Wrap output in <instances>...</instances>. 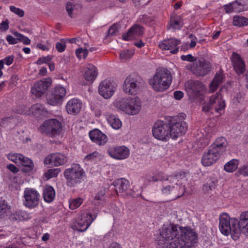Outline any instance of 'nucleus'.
Wrapping results in <instances>:
<instances>
[{"instance_id":"34","label":"nucleus","mask_w":248,"mask_h":248,"mask_svg":"<svg viewBox=\"0 0 248 248\" xmlns=\"http://www.w3.org/2000/svg\"><path fill=\"white\" fill-rule=\"evenodd\" d=\"M12 214L11 206L5 200L0 201V218L6 219Z\"/></svg>"},{"instance_id":"64","label":"nucleus","mask_w":248,"mask_h":248,"mask_svg":"<svg viewBox=\"0 0 248 248\" xmlns=\"http://www.w3.org/2000/svg\"><path fill=\"white\" fill-rule=\"evenodd\" d=\"M173 95L175 99L179 100L183 97L184 93L181 91H177L174 92Z\"/></svg>"},{"instance_id":"22","label":"nucleus","mask_w":248,"mask_h":248,"mask_svg":"<svg viewBox=\"0 0 248 248\" xmlns=\"http://www.w3.org/2000/svg\"><path fill=\"white\" fill-rule=\"evenodd\" d=\"M123 88L124 92L126 93L136 94L139 88L137 76L135 75L127 76L124 81Z\"/></svg>"},{"instance_id":"39","label":"nucleus","mask_w":248,"mask_h":248,"mask_svg":"<svg viewBox=\"0 0 248 248\" xmlns=\"http://www.w3.org/2000/svg\"><path fill=\"white\" fill-rule=\"evenodd\" d=\"M232 24L239 28L248 25V18L240 16H235L233 18Z\"/></svg>"},{"instance_id":"58","label":"nucleus","mask_w":248,"mask_h":248,"mask_svg":"<svg viewBox=\"0 0 248 248\" xmlns=\"http://www.w3.org/2000/svg\"><path fill=\"white\" fill-rule=\"evenodd\" d=\"M181 59L184 61H187L189 62H192L196 60V59L191 54L182 55L181 56Z\"/></svg>"},{"instance_id":"51","label":"nucleus","mask_w":248,"mask_h":248,"mask_svg":"<svg viewBox=\"0 0 248 248\" xmlns=\"http://www.w3.org/2000/svg\"><path fill=\"white\" fill-rule=\"evenodd\" d=\"M76 7V5L74 4L72 2H67L66 9L68 13L69 16L71 17H73V11L74 10Z\"/></svg>"},{"instance_id":"47","label":"nucleus","mask_w":248,"mask_h":248,"mask_svg":"<svg viewBox=\"0 0 248 248\" xmlns=\"http://www.w3.org/2000/svg\"><path fill=\"white\" fill-rule=\"evenodd\" d=\"M10 10L11 12L18 16L19 17H23L24 16V12L21 9L14 6H10Z\"/></svg>"},{"instance_id":"56","label":"nucleus","mask_w":248,"mask_h":248,"mask_svg":"<svg viewBox=\"0 0 248 248\" xmlns=\"http://www.w3.org/2000/svg\"><path fill=\"white\" fill-rule=\"evenodd\" d=\"M51 60V58L48 56L45 57H42L39 58L36 62V63L38 64H42L43 63H47Z\"/></svg>"},{"instance_id":"5","label":"nucleus","mask_w":248,"mask_h":248,"mask_svg":"<svg viewBox=\"0 0 248 248\" xmlns=\"http://www.w3.org/2000/svg\"><path fill=\"white\" fill-rule=\"evenodd\" d=\"M232 219L228 214H221L219 217V229L223 235L231 234L232 238L236 240L239 237V230L236 226L232 225Z\"/></svg>"},{"instance_id":"61","label":"nucleus","mask_w":248,"mask_h":248,"mask_svg":"<svg viewBox=\"0 0 248 248\" xmlns=\"http://www.w3.org/2000/svg\"><path fill=\"white\" fill-rule=\"evenodd\" d=\"M13 118L12 117H8L2 118L0 122V126L4 127L6 126L8 123L10 122V120Z\"/></svg>"},{"instance_id":"9","label":"nucleus","mask_w":248,"mask_h":248,"mask_svg":"<svg viewBox=\"0 0 248 248\" xmlns=\"http://www.w3.org/2000/svg\"><path fill=\"white\" fill-rule=\"evenodd\" d=\"M184 172H180L172 174L167 177L166 179V186L162 188V192L165 195L170 194L174 191L177 190L180 186L178 182L179 180L185 177Z\"/></svg>"},{"instance_id":"35","label":"nucleus","mask_w":248,"mask_h":248,"mask_svg":"<svg viewBox=\"0 0 248 248\" xmlns=\"http://www.w3.org/2000/svg\"><path fill=\"white\" fill-rule=\"evenodd\" d=\"M43 195L45 202H51L55 199V191L52 186L47 185L43 190Z\"/></svg>"},{"instance_id":"57","label":"nucleus","mask_w":248,"mask_h":248,"mask_svg":"<svg viewBox=\"0 0 248 248\" xmlns=\"http://www.w3.org/2000/svg\"><path fill=\"white\" fill-rule=\"evenodd\" d=\"M216 187V183L213 181L208 182L206 185H204L203 189L205 190H211Z\"/></svg>"},{"instance_id":"14","label":"nucleus","mask_w":248,"mask_h":248,"mask_svg":"<svg viewBox=\"0 0 248 248\" xmlns=\"http://www.w3.org/2000/svg\"><path fill=\"white\" fill-rule=\"evenodd\" d=\"M51 84L52 80L50 78H44L34 83L31 92L36 97H41L46 93Z\"/></svg>"},{"instance_id":"31","label":"nucleus","mask_w":248,"mask_h":248,"mask_svg":"<svg viewBox=\"0 0 248 248\" xmlns=\"http://www.w3.org/2000/svg\"><path fill=\"white\" fill-rule=\"evenodd\" d=\"M104 115L108 124L113 129H119L121 127L122 122L117 115L108 112H106Z\"/></svg>"},{"instance_id":"18","label":"nucleus","mask_w":248,"mask_h":248,"mask_svg":"<svg viewBox=\"0 0 248 248\" xmlns=\"http://www.w3.org/2000/svg\"><path fill=\"white\" fill-rule=\"evenodd\" d=\"M113 185L115 187L118 195L124 198H127L131 196V192L128 189L130 184L127 180L124 178H119L115 180Z\"/></svg>"},{"instance_id":"63","label":"nucleus","mask_w":248,"mask_h":248,"mask_svg":"<svg viewBox=\"0 0 248 248\" xmlns=\"http://www.w3.org/2000/svg\"><path fill=\"white\" fill-rule=\"evenodd\" d=\"M189 38L191 39V42L190 43V47L191 48L194 47L196 45V37L192 34H190L189 35Z\"/></svg>"},{"instance_id":"50","label":"nucleus","mask_w":248,"mask_h":248,"mask_svg":"<svg viewBox=\"0 0 248 248\" xmlns=\"http://www.w3.org/2000/svg\"><path fill=\"white\" fill-rule=\"evenodd\" d=\"M132 55V52L128 50H124L120 54V58L123 60H126L130 59Z\"/></svg>"},{"instance_id":"62","label":"nucleus","mask_w":248,"mask_h":248,"mask_svg":"<svg viewBox=\"0 0 248 248\" xmlns=\"http://www.w3.org/2000/svg\"><path fill=\"white\" fill-rule=\"evenodd\" d=\"M18 39L14 38L11 35H9L6 37V40L10 44H16L18 43Z\"/></svg>"},{"instance_id":"8","label":"nucleus","mask_w":248,"mask_h":248,"mask_svg":"<svg viewBox=\"0 0 248 248\" xmlns=\"http://www.w3.org/2000/svg\"><path fill=\"white\" fill-rule=\"evenodd\" d=\"M168 124L170 127L171 138L173 140L184 135L187 129L186 122L181 120L178 117L173 118Z\"/></svg>"},{"instance_id":"7","label":"nucleus","mask_w":248,"mask_h":248,"mask_svg":"<svg viewBox=\"0 0 248 248\" xmlns=\"http://www.w3.org/2000/svg\"><path fill=\"white\" fill-rule=\"evenodd\" d=\"M170 128L168 124L162 121H158L153 127V135L157 140L163 142L168 141L171 138Z\"/></svg>"},{"instance_id":"49","label":"nucleus","mask_w":248,"mask_h":248,"mask_svg":"<svg viewBox=\"0 0 248 248\" xmlns=\"http://www.w3.org/2000/svg\"><path fill=\"white\" fill-rule=\"evenodd\" d=\"M66 48L65 43L63 39L61 40L60 42H57L56 44V48L59 52H63Z\"/></svg>"},{"instance_id":"44","label":"nucleus","mask_w":248,"mask_h":248,"mask_svg":"<svg viewBox=\"0 0 248 248\" xmlns=\"http://www.w3.org/2000/svg\"><path fill=\"white\" fill-rule=\"evenodd\" d=\"M60 170L59 169H51L48 170L45 174L46 178L47 179H50L53 177H57Z\"/></svg>"},{"instance_id":"13","label":"nucleus","mask_w":248,"mask_h":248,"mask_svg":"<svg viewBox=\"0 0 248 248\" xmlns=\"http://www.w3.org/2000/svg\"><path fill=\"white\" fill-rule=\"evenodd\" d=\"M211 69V63L204 59L196 61L191 67L192 72L195 75L201 77L206 75Z\"/></svg>"},{"instance_id":"15","label":"nucleus","mask_w":248,"mask_h":248,"mask_svg":"<svg viewBox=\"0 0 248 248\" xmlns=\"http://www.w3.org/2000/svg\"><path fill=\"white\" fill-rule=\"evenodd\" d=\"M66 89L60 85H57L52 91L51 94L47 97V103L52 106L60 103L66 95Z\"/></svg>"},{"instance_id":"6","label":"nucleus","mask_w":248,"mask_h":248,"mask_svg":"<svg viewBox=\"0 0 248 248\" xmlns=\"http://www.w3.org/2000/svg\"><path fill=\"white\" fill-rule=\"evenodd\" d=\"M41 132L50 137H55L60 135L62 128L61 122L56 119H49L46 120L41 125Z\"/></svg>"},{"instance_id":"32","label":"nucleus","mask_w":248,"mask_h":248,"mask_svg":"<svg viewBox=\"0 0 248 248\" xmlns=\"http://www.w3.org/2000/svg\"><path fill=\"white\" fill-rule=\"evenodd\" d=\"M228 145L226 139L223 137H219L216 139L214 143L210 146L213 147L218 152L222 155L226 150Z\"/></svg>"},{"instance_id":"37","label":"nucleus","mask_w":248,"mask_h":248,"mask_svg":"<svg viewBox=\"0 0 248 248\" xmlns=\"http://www.w3.org/2000/svg\"><path fill=\"white\" fill-rule=\"evenodd\" d=\"M21 163L19 166L23 167L22 170L24 172H28L32 170L34 167V164L30 158L23 155V158H22Z\"/></svg>"},{"instance_id":"2","label":"nucleus","mask_w":248,"mask_h":248,"mask_svg":"<svg viewBox=\"0 0 248 248\" xmlns=\"http://www.w3.org/2000/svg\"><path fill=\"white\" fill-rule=\"evenodd\" d=\"M172 80L170 72L166 68L157 69L149 84L156 92H162L168 89Z\"/></svg>"},{"instance_id":"30","label":"nucleus","mask_w":248,"mask_h":248,"mask_svg":"<svg viewBox=\"0 0 248 248\" xmlns=\"http://www.w3.org/2000/svg\"><path fill=\"white\" fill-rule=\"evenodd\" d=\"M98 74L97 68L92 64H88L84 69L83 76L88 81L93 82L95 80Z\"/></svg>"},{"instance_id":"11","label":"nucleus","mask_w":248,"mask_h":248,"mask_svg":"<svg viewBox=\"0 0 248 248\" xmlns=\"http://www.w3.org/2000/svg\"><path fill=\"white\" fill-rule=\"evenodd\" d=\"M116 84L109 79H105L101 82L98 87V92L101 96L105 99L112 96L116 91Z\"/></svg>"},{"instance_id":"43","label":"nucleus","mask_w":248,"mask_h":248,"mask_svg":"<svg viewBox=\"0 0 248 248\" xmlns=\"http://www.w3.org/2000/svg\"><path fill=\"white\" fill-rule=\"evenodd\" d=\"M101 154L97 152H94L86 155L84 157V160L86 161H94L101 158Z\"/></svg>"},{"instance_id":"45","label":"nucleus","mask_w":248,"mask_h":248,"mask_svg":"<svg viewBox=\"0 0 248 248\" xmlns=\"http://www.w3.org/2000/svg\"><path fill=\"white\" fill-rule=\"evenodd\" d=\"M88 54V50L87 49H83L79 48L76 51V54L78 59L84 58L85 59Z\"/></svg>"},{"instance_id":"24","label":"nucleus","mask_w":248,"mask_h":248,"mask_svg":"<svg viewBox=\"0 0 248 248\" xmlns=\"http://www.w3.org/2000/svg\"><path fill=\"white\" fill-rule=\"evenodd\" d=\"M209 101L211 106L217 112H219L225 108V100L222 98L220 90L212 95L210 98Z\"/></svg>"},{"instance_id":"16","label":"nucleus","mask_w":248,"mask_h":248,"mask_svg":"<svg viewBox=\"0 0 248 248\" xmlns=\"http://www.w3.org/2000/svg\"><path fill=\"white\" fill-rule=\"evenodd\" d=\"M221 155L213 147H209L203 153L201 158V163L203 166H210L215 163Z\"/></svg>"},{"instance_id":"48","label":"nucleus","mask_w":248,"mask_h":248,"mask_svg":"<svg viewBox=\"0 0 248 248\" xmlns=\"http://www.w3.org/2000/svg\"><path fill=\"white\" fill-rule=\"evenodd\" d=\"M145 179L149 182H157V172L147 174L145 176Z\"/></svg>"},{"instance_id":"42","label":"nucleus","mask_w":248,"mask_h":248,"mask_svg":"<svg viewBox=\"0 0 248 248\" xmlns=\"http://www.w3.org/2000/svg\"><path fill=\"white\" fill-rule=\"evenodd\" d=\"M8 159L15 162L17 165L19 166L22 158H23V155L17 153H9L7 155Z\"/></svg>"},{"instance_id":"10","label":"nucleus","mask_w":248,"mask_h":248,"mask_svg":"<svg viewBox=\"0 0 248 248\" xmlns=\"http://www.w3.org/2000/svg\"><path fill=\"white\" fill-rule=\"evenodd\" d=\"M24 205L30 209L36 207L39 204L40 194L33 188H26L24 191Z\"/></svg>"},{"instance_id":"54","label":"nucleus","mask_w":248,"mask_h":248,"mask_svg":"<svg viewBox=\"0 0 248 248\" xmlns=\"http://www.w3.org/2000/svg\"><path fill=\"white\" fill-rule=\"evenodd\" d=\"M191 90L195 93H200L201 91V84L198 82H194L190 85Z\"/></svg>"},{"instance_id":"25","label":"nucleus","mask_w":248,"mask_h":248,"mask_svg":"<svg viewBox=\"0 0 248 248\" xmlns=\"http://www.w3.org/2000/svg\"><path fill=\"white\" fill-rule=\"evenodd\" d=\"M89 135L91 140L99 146L104 145L108 140L107 136L97 129L90 131Z\"/></svg>"},{"instance_id":"17","label":"nucleus","mask_w":248,"mask_h":248,"mask_svg":"<svg viewBox=\"0 0 248 248\" xmlns=\"http://www.w3.org/2000/svg\"><path fill=\"white\" fill-rule=\"evenodd\" d=\"M96 216H93L90 213L84 212L78 217L75 227L77 230L80 232L85 231L95 219Z\"/></svg>"},{"instance_id":"23","label":"nucleus","mask_w":248,"mask_h":248,"mask_svg":"<svg viewBox=\"0 0 248 248\" xmlns=\"http://www.w3.org/2000/svg\"><path fill=\"white\" fill-rule=\"evenodd\" d=\"M181 44V41L176 38L165 39L158 45L160 48L166 50H170L172 54H176L179 51L178 46Z\"/></svg>"},{"instance_id":"19","label":"nucleus","mask_w":248,"mask_h":248,"mask_svg":"<svg viewBox=\"0 0 248 248\" xmlns=\"http://www.w3.org/2000/svg\"><path fill=\"white\" fill-rule=\"evenodd\" d=\"M199 140L201 147H204L208 145L213 137L217 133V128L214 126L208 125L201 130Z\"/></svg>"},{"instance_id":"33","label":"nucleus","mask_w":248,"mask_h":248,"mask_svg":"<svg viewBox=\"0 0 248 248\" xmlns=\"http://www.w3.org/2000/svg\"><path fill=\"white\" fill-rule=\"evenodd\" d=\"M224 78V75L221 71L217 72L209 85L210 92H214L217 90L218 86L223 82Z\"/></svg>"},{"instance_id":"3","label":"nucleus","mask_w":248,"mask_h":248,"mask_svg":"<svg viewBox=\"0 0 248 248\" xmlns=\"http://www.w3.org/2000/svg\"><path fill=\"white\" fill-rule=\"evenodd\" d=\"M113 105L118 109L131 115L139 113L141 108V102L138 97L117 98L113 102Z\"/></svg>"},{"instance_id":"52","label":"nucleus","mask_w":248,"mask_h":248,"mask_svg":"<svg viewBox=\"0 0 248 248\" xmlns=\"http://www.w3.org/2000/svg\"><path fill=\"white\" fill-rule=\"evenodd\" d=\"M119 30V26L117 24H114L112 25L108 30V35H115Z\"/></svg>"},{"instance_id":"21","label":"nucleus","mask_w":248,"mask_h":248,"mask_svg":"<svg viewBox=\"0 0 248 248\" xmlns=\"http://www.w3.org/2000/svg\"><path fill=\"white\" fill-rule=\"evenodd\" d=\"M67 162V157L60 153L48 155L44 159V164L52 166L58 167L65 164Z\"/></svg>"},{"instance_id":"59","label":"nucleus","mask_w":248,"mask_h":248,"mask_svg":"<svg viewBox=\"0 0 248 248\" xmlns=\"http://www.w3.org/2000/svg\"><path fill=\"white\" fill-rule=\"evenodd\" d=\"M240 174L247 176H248V164L244 165L242 167L240 168L238 170Z\"/></svg>"},{"instance_id":"12","label":"nucleus","mask_w":248,"mask_h":248,"mask_svg":"<svg viewBox=\"0 0 248 248\" xmlns=\"http://www.w3.org/2000/svg\"><path fill=\"white\" fill-rule=\"evenodd\" d=\"M108 155L117 160H123L128 158L130 155L129 149L125 146H109L107 149Z\"/></svg>"},{"instance_id":"36","label":"nucleus","mask_w":248,"mask_h":248,"mask_svg":"<svg viewBox=\"0 0 248 248\" xmlns=\"http://www.w3.org/2000/svg\"><path fill=\"white\" fill-rule=\"evenodd\" d=\"M232 225L236 226V227L248 223V211H243L240 214L239 219L233 217L232 219Z\"/></svg>"},{"instance_id":"4","label":"nucleus","mask_w":248,"mask_h":248,"mask_svg":"<svg viewBox=\"0 0 248 248\" xmlns=\"http://www.w3.org/2000/svg\"><path fill=\"white\" fill-rule=\"evenodd\" d=\"M63 173L67 185L70 187L81 183L86 175L84 170L78 164H72L70 168L65 170Z\"/></svg>"},{"instance_id":"28","label":"nucleus","mask_w":248,"mask_h":248,"mask_svg":"<svg viewBox=\"0 0 248 248\" xmlns=\"http://www.w3.org/2000/svg\"><path fill=\"white\" fill-rule=\"evenodd\" d=\"M143 33V28L138 25H135L129 29L127 32L123 35V38L125 41H128L136 38Z\"/></svg>"},{"instance_id":"1","label":"nucleus","mask_w":248,"mask_h":248,"mask_svg":"<svg viewBox=\"0 0 248 248\" xmlns=\"http://www.w3.org/2000/svg\"><path fill=\"white\" fill-rule=\"evenodd\" d=\"M159 245L162 248H193L197 242L196 232L189 228L171 225L160 232Z\"/></svg>"},{"instance_id":"41","label":"nucleus","mask_w":248,"mask_h":248,"mask_svg":"<svg viewBox=\"0 0 248 248\" xmlns=\"http://www.w3.org/2000/svg\"><path fill=\"white\" fill-rule=\"evenodd\" d=\"M83 202V199L80 197L72 199L69 201V206L70 209L75 210L79 207Z\"/></svg>"},{"instance_id":"55","label":"nucleus","mask_w":248,"mask_h":248,"mask_svg":"<svg viewBox=\"0 0 248 248\" xmlns=\"http://www.w3.org/2000/svg\"><path fill=\"white\" fill-rule=\"evenodd\" d=\"M9 21L8 19L3 21L0 24V30L2 31H5L9 29Z\"/></svg>"},{"instance_id":"38","label":"nucleus","mask_w":248,"mask_h":248,"mask_svg":"<svg viewBox=\"0 0 248 248\" xmlns=\"http://www.w3.org/2000/svg\"><path fill=\"white\" fill-rule=\"evenodd\" d=\"M240 6H242L241 3L238 0H235L232 2L224 5L223 8L226 13L230 14L233 12H238L237 9Z\"/></svg>"},{"instance_id":"29","label":"nucleus","mask_w":248,"mask_h":248,"mask_svg":"<svg viewBox=\"0 0 248 248\" xmlns=\"http://www.w3.org/2000/svg\"><path fill=\"white\" fill-rule=\"evenodd\" d=\"M169 25V29H171L173 31L180 30L184 25L183 17L182 16L176 15L175 14H171Z\"/></svg>"},{"instance_id":"46","label":"nucleus","mask_w":248,"mask_h":248,"mask_svg":"<svg viewBox=\"0 0 248 248\" xmlns=\"http://www.w3.org/2000/svg\"><path fill=\"white\" fill-rule=\"evenodd\" d=\"M15 35L17 37V39L18 40H19L20 41L23 42V43L25 45H29V44H30L31 40L27 37H26V36H24L23 35H22L21 33H19L18 32L15 33Z\"/></svg>"},{"instance_id":"53","label":"nucleus","mask_w":248,"mask_h":248,"mask_svg":"<svg viewBox=\"0 0 248 248\" xmlns=\"http://www.w3.org/2000/svg\"><path fill=\"white\" fill-rule=\"evenodd\" d=\"M237 229L239 230V233L241 232L245 235L248 236V222L237 227Z\"/></svg>"},{"instance_id":"26","label":"nucleus","mask_w":248,"mask_h":248,"mask_svg":"<svg viewBox=\"0 0 248 248\" xmlns=\"http://www.w3.org/2000/svg\"><path fill=\"white\" fill-rule=\"evenodd\" d=\"M82 106V101L78 99L74 98L67 102L65 109L69 114L75 115L80 112Z\"/></svg>"},{"instance_id":"40","label":"nucleus","mask_w":248,"mask_h":248,"mask_svg":"<svg viewBox=\"0 0 248 248\" xmlns=\"http://www.w3.org/2000/svg\"><path fill=\"white\" fill-rule=\"evenodd\" d=\"M238 159H232L225 164L224 169L227 172H232L238 168Z\"/></svg>"},{"instance_id":"20","label":"nucleus","mask_w":248,"mask_h":248,"mask_svg":"<svg viewBox=\"0 0 248 248\" xmlns=\"http://www.w3.org/2000/svg\"><path fill=\"white\" fill-rule=\"evenodd\" d=\"M45 111V110L43 106L40 104H35L32 105L31 108L23 105L16 110V112L19 114L28 115L32 114L36 117L43 115Z\"/></svg>"},{"instance_id":"60","label":"nucleus","mask_w":248,"mask_h":248,"mask_svg":"<svg viewBox=\"0 0 248 248\" xmlns=\"http://www.w3.org/2000/svg\"><path fill=\"white\" fill-rule=\"evenodd\" d=\"M3 64H5L7 65H11L14 61V56H8L5 58L1 60Z\"/></svg>"},{"instance_id":"27","label":"nucleus","mask_w":248,"mask_h":248,"mask_svg":"<svg viewBox=\"0 0 248 248\" xmlns=\"http://www.w3.org/2000/svg\"><path fill=\"white\" fill-rule=\"evenodd\" d=\"M231 59L235 72L238 75L243 74L246 70L245 64L240 55L233 52Z\"/></svg>"}]
</instances>
